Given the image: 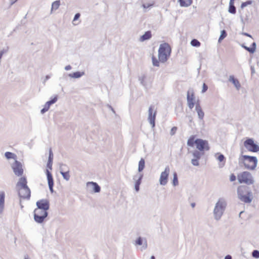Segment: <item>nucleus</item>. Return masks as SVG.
I'll use <instances>...</instances> for the list:
<instances>
[{
  "mask_svg": "<svg viewBox=\"0 0 259 259\" xmlns=\"http://www.w3.org/2000/svg\"><path fill=\"white\" fill-rule=\"evenodd\" d=\"M226 206L227 202L226 199L223 197L220 198L215 203L213 210L214 219L216 221H219L221 219Z\"/></svg>",
  "mask_w": 259,
  "mask_h": 259,
  "instance_id": "1",
  "label": "nucleus"
},
{
  "mask_svg": "<svg viewBox=\"0 0 259 259\" xmlns=\"http://www.w3.org/2000/svg\"><path fill=\"white\" fill-rule=\"evenodd\" d=\"M171 53V48L167 43L160 45L158 50V58L162 63L165 62Z\"/></svg>",
  "mask_w": 259,
  "mask_h": 259,
  "instance_id": "2",
  "label": "nucleus"
},
{
  "mask_svg": "<svg viewBox=\"0 0 259 259\" xmlns=\"http://www.w3.org/2000/svg\"><path fill=\"white\" fill-rule=\"evenodd\" d=\"M243 163L245 168L253 170L257 166L258 160L256 157L244 155L242 156Z\"/></svg>",
  "mask_w": 259,
  "mask_h": 259,
  "instance_id": "3",
  "label": "nucleus"
},
{
  "mask_svg": "<svg viewBox=\"0 0 259 259\" xmlns=\"http://www.w3.org/2000/svg\"><path fill=\"white\" fill-rule=\"evenodd\" d=\"M237 179L240 184L244 183L247 185H251L254 183V180L251 174L246 171L238 174Z\"/></svg>",
  "mask_w": 259,
  "mask_h": 259,
  "instance_id": "4",
  "label": "nucleus"
},
{
  "mask_svg": "<svg viewBox=\"0 0 259 259\" xmlns=\"http://www.w3.org/2000/svg\"><path fill=\"white\" fill-rule=\"evenodd\" d=\"M34 220L39 224L44 222L45 219L47 217L48 212L47 210L35 208L34 210Z\"/></svg>",
  "mask_w": 259,
  "mask_h": 259,
  "instance_id": "5",
  "label": "nucleus"
},
{
  "mask_svg": "<svg viewBox=\"0 0 259 259\" xmlns=\"http://www.w3.org/2000/svg\"><path fill=\"white\" fill-rule=\"evenodd\" d=\"M244 146L249 152L256 153L259 152V145L255 143L252 138H247L244 142Z\"/></svg>",
  "mask_w": 259,
  "mask_h": 259,
  "instance_id": "6",
  "label": "nucleus"
},
{
  "mask_svg": "<svg viewBox=\"0 0 259 259\" xmlns=\"http://www.w3.org/2000/svg\"><path fill=\"white\" fill-rule=\"evenodd\" d=\"M11 168L14 174L17 177H21L23 174V168L22 163L18 160H15L14 162L11 164Z\"/></svg>",
  "mask_w": 259,
  "mask_h": 259,
  "instance_id": "7",
  "label": "nucleus"
},
{
  "mask_svg": "<svg viewBox=\"0 0 259 259\" xmlns=\"http://www.w3.org/2000/svg\"><path fill=\"white\" fill-rule=\"evenodd\" d=\"M170 172V168L168 166L165 167L164 170L162 171L160 176L159 184L162 186H165L168 182V178Z\"/></svg>",
  "mask_w": 259,
  "mask_h": 259,
  "instance_id": "8",
  "label": "nucleus"
},
{
  "mask_svg": "<svg viewBox=\"0 0 259 259\" xmlns=\"http://www.w3.org/2000/svg\"><path fill=\"white\" fill-rule=\"evenodd\" d=\"M195 144L196 148L200 151H203L205 150H208L209 149L207 141L201 139L195 140Z\"/></svg>",
  "mask_w": 259,
  "mask_h": 259,
  "instance_id": "9",
  "label": "nucleus"
},
{
  "mask_svg": "<svg viewBox=\"0 0 259 259\" xmlns=\"http://www.w3.org/2000/svg\"><path fill=\"white\" fill-rule=\"evenodd\" d=\"M237 194L238 198L242 202L246 203H249L252 201L251 196V192H249L247 194V195H243L242 194L240 190L238 189L237 190Z\"/></svg>",
  "mask_w": 259,
  "mask_h": 259,
  "instance_id": "10",
  "label": "nucleus"
},
{
  "mask_svg": "<svg viewBox=\"0 0 259 259\" xmlns=\"http://www.w3.org/2000/svg\"><path fill=\"white\" fill-rule=\"evenodd\" d=\"M156 111H153V108L152 106H150L148 110V120L150 124L151 125L152 127H155V120L156 117Z\"/></svg>",
  "mask_w": 259,
  "mask_h": 259,
  "instance_id": "11",
  "label": "nucleus"
},
{
  "mask_svg": "<svg viewBox=\"0 0 259 259\" xmlns=\"http://www.w3.org/2000/svg\"><path fill=\"white\" fill-rule=\"evenodd\" d=\"M37 208L48 211L50 207L49 202L47 199H42L37 201L36 203Z\"/></svg>",
  "mask_w": 259,
  "mask_h": 259,
  "instance_id": "12",
  "label": "nucleus"
},
{
  "mask_svg": "<svg viewBox=\"0 0 259 259\" xmlns=\"http://www.w3.org/2000/svg\"><path fill=\"white\" fill-rule=\"evenodd\" d=\"M58 100V96L55 95L51 100L47 102L44 105V107L41 109L40 112L44 114L48 111L50 107V106L55 103Z\"/></svg>",
  "mask_w": 259,
  "mask_h": 259,
  "instance_id": "13",
  "label": "nucleus"
},
{
  "mask_svg": "<svg viewBox=\"0 0 259 259\" xmlns=\"http://www.w3.org/2000/svg\"><path fill=\"white\" fill-rule=\"evenodd\" d=\"M19 196L20 198L29 199L30 197V190L28 187L20 188L19 190Z\"/></svg>",
  "mask_w": 259,
  "mask_h": 259,
  "instance_id": "14",
  "label": "nucleus"
},
{
  "mask_svg": "<svg viewBox=\"0 0 259 259\" xmlns=\"http://www.w3.org/2000/svg\"><path fill=\"white\" fill-rule=\"evenodd\" d=\"M135 245H142L141 248V250L143 251L147 249L148 247L147 242L146 238L139 237L135 243Z\"/></svg>",
  "mask_w": 259,
  "mask_h": 259,
  "instance_id": "15",
  "label": "nucleus"
},
{
  "mask_svg": "<svg viewBox=\"0 0 259 259\" xmlns=\"http://www.w3.org/2000/svg\"><path fill=\"white\" fill-rule=\"evenodd\" d=\"M46 175L47 177L48 183L49 188L50 192L53 193L54 192L53 186H54V180L53 176L51 172L48 170L46 169Z\"/></svg>",
  "mask_w": 259,
  "mask_h": 259,
  "instance_id": "16",
  "label": "nucleus"
},
{
  "mask_svg": "<svg viewBox=\"0 0 259 259\" xmlns=\"http://www.w3.org/2000/svg\"><path fill=\"white\" fill-rule=\"evenodd\" d=\"M143 178V175L141 174H138L134 177V180L136 181L135 184V189L137 192H138L140 189V185L141 183V181Z\"/></svg>",
  "mask_w": 259,
  "mask_h": 259,
  "instance_id": "17",
  "label": "nucleus"
},
{
  "mask_svg": "<svg viewBox=\"0 0 259 259\" xmlns=\"http://www.w3.org/2000/svg\"><path fill=\"white\" fill-rule=\"evenodd\" d=\"M195 110L197 113L199 119L200 120H202L204 116V113L202 110L199 102H197L196 103Z\"/></svg>",
  "mask_w": 259,
  "mask_h": 259,
  "instance_id": "18",
  "label": "nucleus"
},
{
  "mask_svg": "<svg viewBox=\"0 0 259 259\" xmlns=\"http://www.w3.org/2000/svg\"><path fill=\"white\" fill-rule=\"evenodd\" d=\"M229 81L231 82L235 87L237 90H239L241 87L240 83L238 80L234 77L233 75H230L229 78Z\"/></svg>",
  "mask_w": 259,
  "mask_h": 259,
  "instance_id": "19",
  "label": "nucleus"
},
{
  "mask_svg": "<svg viewBox=\"0 0 259 259\" xmlns=\"http://www.w3.org/2000/svg\"><path fill=\"white\" fill-rule=\"evenodd\" d=\"M5 194L3 191L0 192V214H2L4 209Z\"/></svg>",
  "mask_w": 259,
  "mask_h": 259,
  "instance_id": "20",
  "label": "nucleus"
},
{
  "mask_svg": "<svg viewBox=\"0 0 259 259\" xmlns=\"http://www.w3.org/2000/svg\"><path fill=\"white\" fill-rule=\"evenodd\" d=\"M90 185L92 186L93 191L95 193H99L100 192L101 188L97 183L94 182H90L87 183L88 186H89Z\"/></svg>",
  "mask_w": 259,
  "mask_h": 259,
  "instance_id": "21",
  "label": "nucleus"
},
{
  "mask_svg": "<svg viewBox=\"0 0 259 259\" xmlns=\"http://www.w3.org/2000/svg\"><path fill=\"white\" fill-rule=\"evenodd\" d=\"M194 94L192 90H189L187 92V103L194 102Z\"/></svg>",
  "mask_w": 259,
  "mask_h": 259,
  "instance_id": "22",
  "label": "nucleus"
},
{
  "mask_svg": "<svg viewBox=\"0 0 259 259\" xmlns=\"http://www.w3.org/2000/svg\"><path fill=\"white\" fill-rule=\"evenodd\" d=\"M17 186L20 188L28 187L27 185V180L25 177H21L19 179V181L17 183Z\"/></svg>",
  "mask_w": 259,
  "mask_h": 259,
  "instance_id": "23",
  "label": "nucleus"
},
{
  "mask_svg": "<svg viewBox=\"0 0 259 259\" xmlns=\"http://www.w3.org/2000/svg\"><path fill=\"white\" fill-rule=\"evenodd\" d=\"M151 37V32L150 31H147L140 37V41H144L145 40L150 39Z\"/></svg>",
  "mask_w": 259,
  "mask_h": 259,
  "instance_id": "24",
  "label": "nucleus"
},
{
  "mask_svg": "<svg viewBox=\"0 0 259 259\" xmlns=\"http://www.w3.org/2000/svg\"><path fill=\"white\" fill-rule=\"evenodd\" d=\"M180 5L182 7H188L192 4V0H178Z\"/></svg>",
  "mask_w": 259,
  "mask_h": 259,
  "instance_id": "25",
  "label": "nucleus"
},
{
  "mask_svg": "<svg viewBox=\"0 0 259 259\" xmlns=\"http://www.w3.org/2000/svg\"><path fill=\"white\" fill-rule=\"evenodd\" d=\"M84 74V72L76 71L73 73H69L68 76L70 78H79Z\"/></svg>",
  "mask_w": 259,
  "mask_h": 259,
  "instance_id": "26",
  "label": "nucleus"
},
{
  "mask_svg": "<svg viewBox=\"0 0 259 259\" xmlns=\"http://www.w3.org/2000/svg\"><path fill=\"white\" fill-rule=\"evenodd\" d=\"M232 0H230L228 12L232 14H235L236 12V7L234 6V2Z\"/></svg>",
  "mask_w": 259,
  "mask_h": 259,
  "instance_id": "27",
  "label": "nucleus"
},
{
  "mask_svg": "<svg viewBox=\"0 0 259 259\" xmlns=\"http://www.w3.org/2000/svg\"><path fill=\"white\" fill-rule=\"evenodd\" d=\"M5 156L7 159H13L15 160H17V155L11 152H6L5 153Z\"/></svg>",
  "mask_w": 259,
  "mask_h": 259,
  "instance_id": "28",
  "label": "nucleus"
},
{
  "mask_svg": "<svg viewBox=\"0 0 259 259\" xmlns=\"http://www.w3.org/2000/svg\"><path fill=\"white\" fill-rule=\"evenodd\" d=\"M145 167V160L144 159L141 158L139 162L138 171L141 172Z\"/></svg>",
  "mask_w": 259,
  "mask_h": 259,
  "instance_id": "29",
  "label": "nucleus"
},
{
  "mask_svg": "<svg viewBox=\"0 0 259 259\" xmlns=\"http://www.w3.org/2000/svg\"><path fill=\"white\" fill-rule=\"evenodd\" d=\"M60 5V1L59 0L54 2L52 4L51 11L57 10Z\"/></svg>",
  "mask_w": 259,
  "mask_h": 259,
  "instance_id": "30",
  "label": "nucleus"
},
{
  "mask_svg": "<svg viewBox=\"0 0 259 259\" xmlns=\"http://www.w3.org/2000/svg\"><path fill=\"white\" fill-rule=\"evenodd\" d=\"M69 172V170H67L66 171H60V174L62 176L64 179L67 181L69 180L70 177Z\"/></svg>",
  "mask_w": 259,
  "mask_h": 259,
  "instance_id": "31",
  "label": "nucleus"
},
{
  "mask_svg": "<svg viewBox=\"0 0 259 259\" xmlns=\"http://www.w3.org/2000/svg\"><path fill=\"white\" fill-rule=\"evenodd\" d=\"M194 144H195V136H192L187 141V145L188 146L193 147Z\"/></svg>",
  "mask_w": 259,
  "mask_h": 259,
  "instance_id": "32",
  "label": "nucleus"
},
{
  "mask_svg": "<svg viewBox=\"0 0 259 259\" xmlns=\"http://www.w3.org/2000/svg\"><path fill=\"white\" fill-rule=\"evenodd\" d=\"M192 155H193L194 158H196V159H200L201 158V156L202 155L201 153L197 150L194 151L192 152Z\"/></svg>",
  "mask_w": 259,
  "mask_h": 259,
  "instance_id": "33",
  "label": "nucleus"
},
{
  "mask_svg": "<svg viewBox=\"0 0 259 259\" xmlns=\"http://www.w3.org/2000/svg\"><path fill=\"white\" fill-rule=\"evenodd\" d=\"M179 181L178 179V176L176 172H174L173 174V180H172V185L174 186H176L178 185Z\"/></svg>",
  "mask_w": 259,
  "mask_h": 259,
  "instance_id": "34",
  "label": "nucleus"
},
{
  "mask_svg": "<svg viewBox=\"0 0 259 259\" xmlns=\"http://www.w3.org/2000/svg\"><path fill=\"white\" fill-rule=\"evenodd\" d=\"M227 36V32L226 30H223L221 31V35L219 38V42H220L223 39H224Z\"/></svg>",
  "mask_w": 259,
  "mask_h": 259,
  "instance_id": "35",
  "label": "nucleus"
},
{
  "mask_svg": "<svg viewBox=\"0 0 259 259\" xmlns=\"http://www.w3.org/2000/svg\"><path fill=\"white\" fill-rule=\"evenodd\" d=\"M190 44L193 47H198L200 46V42L196 39H193Z\"/></svg>",
  "mask_w": 259,
  "mask_h": 259,
  "instance_id": "36",
  "label": "nucleus"
},
{
  "mask_svg": "<svg viewBox=\"0 0 259 259\" xmlns=\"http://www.w3.org/2000/svg\"><path fill=\"white\" fill-rule=\"evenodd\" d=\"M252 2L251 1H247L245 2H243L241 5V8L243 9L245 7L250 5L252 4Z\"/></svg>",
  "mask_w": 259,
  "mask_h": 259,
  "instance_id": "37",
  "label": "nucleus"
},
{
  "mask_svg": "<svg viewBox=\"0 0 259 259\" xmlns=\"http://www.w3.org/2000/svg\"><path fill=\"white\" fill-rule=\"evenodd\" d=\"M199 159L193 158L191 159V163L194 166H198L199 165Z\"/></svg>",
  "mask_w": 259,
  "mask_h": 259,
  "instance_id": "38",
  "label": "nucleus"
},
{
  "mask_svg": "<svg viewBox=\"0 0 259 259\" xmlns=\"http://www.w3.org/2000/svg\"><path fill=\"white\" fill-rule=\"evenodd\" d=\"M8 51V47H7L6 48H4L0 51V62H1V59H2L3 55L5 53H7Z\"/></svg>",
  "mask_w": 259,
  "mask_h": 259,
  "instance_id": "39",
  "label": "nucleus"
},
{
  "mask_svg": "<svg viewBox=\"0 0 259 259\" xmlns=\"http://www.w3.org/2000/svg\"><path fill=\"white\" fill-rule=\"evenodd\" d=\"M252 256L256 258H259V251L257 250H254L252 252Z\"/></svg>",
  "mask_w": 259,
  "mask_h": 259,
  "instance_id": "40",
  "label": "nucleus"
},
{
  "mask_svg": "<svg viewBox=\"0 0 259 259\" xmlns=\"http://www.w3.org/2000/svg\"><path fill=\"white\" fill-rule=\"evenodd\" d=\"M152 63H153V66H157V67L159 66V61H158V60L154 57H152Z\"/></svg>",
  "mask_w": 259,
  "mask_h": 259,
  "instance_id": "41",
  "label": "nucleus"
},
{
  "mask_svg": "<svg viewBox=\"0 0 259 259\" xmlns=\"http://www.w3.org/2000/svg\"><path fill=\"white\" fill-rule=\"evenodd\" d=\"M145 78H146V76L145 75H142V76H141L139 77V80L140 81V83H141V84H142L143 85H145Z\"/></svg>",
  "mask_w": 259,
  "mask_h": 259,
  "instance_id": "42",
  "label": "nucleus"
},
{
  "mask_svg": "<svg viewBox=\"0 0 259 259\" xmlns=\"http://www.w3.org/2000/svg\"><path fill=\"white\" fill-rule=\"evenodd\" d=\"M53 152H52L51 149H50L49 150V155L48 161L53 162Z\"/></svg>",
  "mask_w": 259,
  "mask_h": 259,
  "instance_id": "43",
  "label": "nucleus"
},
{
  "mask_svg": "<svg viewBox=\"0 0 259 259\" xmlns=\"http://www.w3.org/2000/svg\"><path fill=\"white\" fill-rule=\"evenodd\" d=\"M217 160L220 162H223L225 159V157L224 155L222 154H220L218 157L217 158Z\"/></svg>",
  "mask_w": 259,
  "mask_h": 259,
  "instance_id": "44",
  "label": "nucleus"
},
{
  "mask_svg": "<svg viewBox=\"0 0 259 259\" xmlns=\"http://www.w3.org/2000/svg\"><path fill=\"white\" fill-rule=\"evenodd\" d=\"M60 171H65L66 170H68L67 168V166L65 164H61L60 166Z\"/></svg>",
  "mask_w": 259,
  "mask_h": 259,
  "instance_id": "45",
  "label": "nucleus"
},
{
  "mask_svg": "<svg viewBox=\"0 0 259 259\" xmlns=\"http://www.w3.org/2000/svg\"><path fill=\"white\" fill-rule=\"evenodd\" d=\"M177 130V127L176 126H174L173 127H172L170 131V135L171 136L174 135L176 134Z\"/></svg>",
  "mask_w": 259,
  "mask_h": 259,
  "instance_id": "46",
  "label": "nucleus"
},
{
  "mask_svg": "<svg viewBox=\"0 0 259 259\" xmlns=\"http://www.w3.org/2000/svg\"><path fill=\"white\" fill-rule=\"evenodd\" d=\"M242 47L244 48L246 51H247L248 52H249L250 53H252V51H253V49H251L250 47H246L244 45H242Z\"/></svg>",
  "mask_w": 259,
  "mask_h": 259,
  "instance_id": "47",
  "label": "nucleus"
},
{
  "mask_svg": "<svg viewBox=\"0 0 259 259\" xmlns=\"http://www.w3.org/2000/svg\"><path fill=\"white\" fill-rule=\"evenodd\" d=\"M236 177L235 175L233 174H231L230 176V181L231 182H234L236 180Z\"/></svg>",
  "mask_w": 259,
  "mask_h": 259,
  "instance_id": "48",
  "label": "nucleus"
},
{
  "mask_svg": "<svg viewBox=\"0 0 259 259\" xmlns=\"http://www.w3.org/2000/svg\"><path fill=\"white\" fill-rule=\"evenodd\" d=\"M80 13H77L75 14V15H74L73 21H75L77 20H78L79 19V18L80 17Z\"/></svg>",
  "mask_w": 259,
  "mask_h": 259,
  "instance_id": "49",
  "label": "nucleus"
},
{
  "mask_svg": "<svg viewBox=\"0 0 259 259\" xmlns=\"http://www.w3.org/2000/svg\"><path fill=\"white\" fill-rule=\"evenodd\" d=\"M208 89L207 85L205 83H203L202 90V93L205 92Z\"/></svg>",
  "mask_w": 259,
  "mask_h": 259,
  "instance_id": "50",
  "label": "nucleus"
},
{
  "mask_svg": "<svg viewBox=\"0 0 259 259\" xmlns=\"http://www.w3.org/2000/svg\"><path fill=\"white\" fill-rule=\"evenodd\" d=\"M153 6V4H144L142 5V7L144 9L148 8L149 7Z\"/></svg>",
  "mask_w": 259,
  "mask_h": 259,
  "instance_id": "51",
  "label": "nucleus"
},
{
  "mask_svg": "<svg viewBox=\"0 0 259 259\" xmlns=\"http://www.w3.org/2000/svg\"><path fill=\"white\" fill-rule=\"evenodd\" d=\"M251 49H253V51H252V53H253L255 51V49H256V43L253 42L252 45H251V47H250Z\"/></svg>",
  "mask_w": 259,
  "mask_h": 259,
  "instance_id": "52",
  "label": "nucleus"
},
{
  "mask_svg": "<svg viewBox=\"0 0 259 259\" xmlns=\"http://www.w3.org/2000/svg\"><path fill=\"white\" fill-rule=\"evenodd\" d=\"M52 164H53L52 162L48 161L47 166L48 168H49L51 170L52 169Z\"/></svg>",
  "mask_w": 259,
  "mask_h": 259,
  "instance_id": "53",
  "label": "nucleus"
},
{
  "mask_svg": "<svg viewBox=\"0 0 259 259\" xmlns=\"http://www.w3.org/2000/svg\"><path fill=\"white\" fill-rule=\"evenodd\" d=\"M194 102L187 103L188 106L190 109H192L194 106Z\"/></svg>",
  "mask_w": 259,
  "mask_h": 259,
  "instance_id": "54",
  "label": "nucleus"
},
{
  "mask_svg": "<svg viewBox=\"0 0 259 259\" xmlns=\"http://www.w3.org/2000/svg\"><path fill=\"white\" fill-rule=\"evenodd\" d=\"M71 68L72 67L70 65H67L65 67V70L67 71L71 70Z\"/></svg>",
  "mask_w": 259,
  "mask_h": 259,
  "instance_id": "55",
  "label": "nucleus"
},
{
  "mask_svg": "<svg viewBox=\"0 0 259 259\" xmlns=\"http://www.w3.org/2000/svg\"><path fill=\"white\" fill-rule=\"evenodd\" d=\"M242 34L243 35H245V36H248V37H252L251 35L250 34H249V33H248L243 32Z\"/></svg>",
  "mask_w": 259,
  "mask_h": 259,
  "instance_id": "56",
  "label": "nucleus"
},
{
  "mask_svg": "<svg viewBox=\"0 0 259 259\" xmlns=\"http://www.w3.org/2000/svg\"><path fill=\"white\" fill-rule=\"evenodd\" d=\"M224 259H232V257L230 255H227Z\"/></svg>",
  "mask_w": 259,
  "mask_h": 259,
  "instance_id": "57",
  "label": "nucleus"
},
{
  "mask_svg": "<svg viewBox=\"0 0 259 259\" xmlns=\"http://www.w3.org/2000/svg\"><path fill=\"white\" fill-rule=\"evenodd\" d=\"M50 77H51L50 75H46V77H45V79L44 80V82L46 81L47 80L50 79Z\"/></svg>",
  "mask_w": 259,
  "mask_h": 259,
  "instance_id": "58",
  "label": "nucleus"
},
{
  "mask_svg": "<svg viewBox=\"0 0 259 259\" xmlns=\"http://www.w3.org/2000/svg\"><path fill=\"white\" fill-rule=\"evenodd\" d=\"M108 106L109 107V108L111 110V111L114 113H115V111L114 110L113 108L110 106V105H108Z\"/></svg>",
  "mask_w": 259,
  "mask_h": 259,
  "instance_id": "59",
  "label": "nucleus"
},
{
  "mask_svg": "<svg viewBox=\"0 0 259 259\" xmlns=\"http://www.w3.org/2000/svg\"><path fill=\"white\" fill-rule=\"evenodd\" d=\"M225 165V162L222 164H220L219 167H223Z\"/></svg>",
  "mask_w": 259,
  "mask_h": 259,
  "instance_id": "60",
  "label": "nucleus"
},
{
  "mask_svg": "<svg viewBox=\"0 0 259 259\" xmlns=\"http://www.w3.org/2000/svg\"><path fill=\"white\" fill-rule=\"evenodd\" d=\"M191 206H192V207H194L195 206V203H192L191 204Z\"/></svg>",
  "mask_w": 259,
  "mask_h": 259,
  "instance_id": "61",
  "label": "nucleus"
},
{
  "mask_svg": "<svg viewBox=\"0 0 259 259\" xmlns=\"http://www.w3.org/2000/svg\"><path fill=\"white\" fill-rule=\"evenodd\" d=\"M24 259H30L27 255H25Z\"/></svg>",
  "mask_w": 259,
  "mask_h": 259,
  "instance_id": "62",
  "label": "nucleus"
},
{
  "mask_svg": "<svg viewBox=\"0 0 259 259\" xmlns=\"http://www.w3.org/2000/svg\"><path fill=\"white\" fill-rule=\"evenodd\" d=\"M150 259H155V256H154V255H152V256H151Z\"/></svg>",
  "mask_w": 259,
  "mask_h": 259,
  "instance_id": "63",
  "label": "nucleus"
},
{
  "mask_svg": "<svg viewBox=\"0 0 259 259\" xmlns=\"http://www.w3.org/2000/svg\"><path fill=\"white\" fill-rule=\"evenodd\" d=\"M254 72V70L253 68H251V73H253Z\"/></svg>",
  "mask_w": 259,
  "mask_h": 259,
  "instance_id": "64",
  "label": "nucleus"
}]
</instances>
